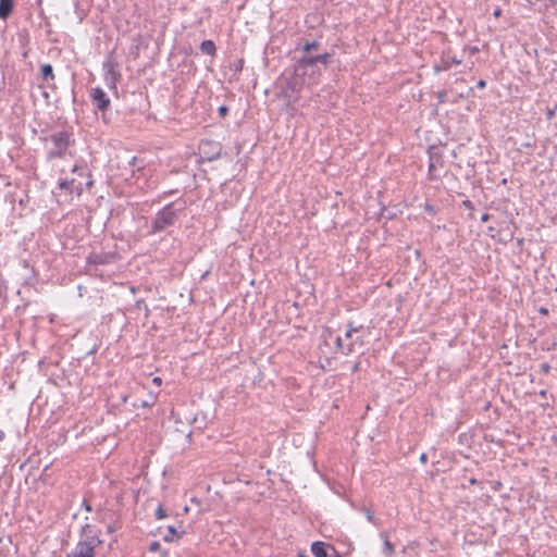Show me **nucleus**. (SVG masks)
<instances>
[{
    "label": "nucleus",
    "instance_id": "cd10ccee",
    "mask_svg": "<svg viewBox=\"0 0 557 557\" xmlns=\"http://www.w3.org/2000/svg\"><path fill=\"white\" fill-rule=\"evenodd\" d=\"M486 86V82L484 79H480L478 83H476V87L478 88H484Z\"/></svg>",
    "mask_w": 557,
    "mask_h": 557
},
{
    "label": "nucleus",
    "instance_id": "7ed1b4c3",
    "mask_svg": "<svg viewBox=\"0 0 557 557\" xmlns=\"http://www.w3.org/2000/svg\"><path fill=\"white\" fill-rule=\"evenodd\" d=\"M294 73L307 85H315L322 75V67L313 60L312 54H302L294 65Z\"/></svg>",
    "mask_w": 557,
    "mask_h": 557
},
{
    "label": "nucleus",
    "instance_id": "ddd939ff",
    "mask_svg": "<svg viewBox=\"0 0 557 557\" xmlns=\"http://www.w3.org/2000/svg\"><path fill=\"white\" fill-rule=\"evenodd\" d=\"M200 51L207 55H214L216 51L215 44L210 39L203 40L200 44Z\"/></svg>",
    "mask_w": 557,
    "mask_h": 557
},
{
    "label": "nucleus",
    "instance_id": "473e14b6",
    "mask_svg": "<svg viewBox=\"0 0 557 557\" xmlns=\"http://www.w3.org/2000/svg\"><path fill=\"white\" fill-rule=\"evenodd\" d=\"M450 62L454 63V64H460L461 63V61L456 59V58H451Z\"/></svg>",
    "mask_w": 557,
    "mask_h": 557
},
{
    "label": "nucleus",
    "instance_id": "7c9ffc66",
    "mask_svg": "<svg viewBox=\"0 0 557 557\" xmlns=\"http://www.w3.org/2000/svg\"><path fill=\"white\" fill-rule=\"evenodd\" d=\"M488 219H490V214H488V213H484V214H482V216H481V221H482V222H487V221H488Z\"/></svg>",
    "mask_w": 557,
    "mask_h": 557
},
{
    "label": "nucleus",
    "instance_id": "a19ab883",
    "mask_svg": "<svg viewBox=\"0 0 557 557\" xmlns=\"http://www.w3.org/2000/svg\"><path fill=\"white\" fill-rule=\"evenodd\" d=\"M554 109L557 111V102L555 103Z\"/></svg>",
    "mask_w": 557,
    "mask_h": 557
},
{
    "label": "nucleus",
    "instance_id": "6e6552de",
    "mask_svg": "<svg viewBox=\"0 0 557 557\" xmlns=\"http://www.w3.org/2000/svg\"><path fill=\"white\" fill-rule=\"evenodd\" d=\"M311 553L314 557H339L333 546L320 541L311 544Z\"/></svg>",
    "mask_w": 557,
    "mask_h": 557
},
{
    "label": "nucleus",
    "instance_id": "72a5a7b5",
    "mask_svg": "<svg viewBox=\"0 0 557 557\" xmlns=\"http://www.w3.org/2000/svg\"><path fill=\"white\" fill-rule=\"evenodd\" d=\"M500 14H502V10L500 9H496L494 11V16L498 17Z\"/></svg>",
    "mask_w": 557,
    "mask_h": 557
},
{
    "label": "nucleus",
    "instance_id": "f8f14e48",
    "mask_svg": "<svg viewBox=\"0 0 557 557\" xmlns=\"http://www.w3.org/2000/svg\"><path fill=\"white\" fill-rule=\"evenodd\" d=\"M111 258L112 256L109 253L92 252L88 257V262L92 264H104L108 263Z\"/></svg>",
    "mask_w": 557,
    "mask_h": 557
},
{
    "label": "nucleus",
    "instance_id": "aec40b11",
    "mask_svg": "<svg viewBox=\"0 0 557 557\" xmlns=\"http://www.w3.org/2000/svg\"><path fill=\"white\" fill-rule=\"evenodd\" d=\"M243 66H244V60L243 59H239L237 61H235L233 64H232V69L235 71V72H240L243 70Z\"/></svg>",
    "mask_w": 557,
    "mask_h": 557
},
{
    "label": "nucleus",
    "instance_id": "423d86ee",
    "mask_svg": "<svg viewBox=\"0 0 557 557\" xmlns=\"http://www.w3.org/2000/svg\"><path fill=\"white\" fill-rule=\"evenodd\" d=\"M90 98L92 104L100 111H106L110 107V98L100 87L91 89Z\"/></svg>",
    "mask_w": 557,
    "mask_h": 557
},
{
    "label": "nucleus",
    "instance_id": "4be33fe9",
    "mask_svg": "<svg viewBox=\"0 0 557 557\" xmlns=\"http://www.w3.org/2000/svg\"><path fill=\"white\" fill-rule=\"evenodd\" d=\"M424 210L430 213V214H435V208L434 206L430 205V203H425L424 206Z\"/></svg>",
    "mask_w": 557,
    "mask_h": 557
},
{
    "label": "nucleus",
    "instance_id": "c9c22d12",
    "mask_svg": "<svg viewBox=\"0 0 557 557\" xmlns=\"http://www.w3.org/2000/svg\"><path fill=\"white\" fill-rule=\"evenodd\" d=\"M153 383L160 384L161 383V379L160 377H154L153 379Z\"/></svg>",
    "mask_w": 557,
    "mask_h": 557
},
{
    "label": "nucleus",
    "instance_id": "2f4dec72",
    "mask_svg": "<svg viewBox=\"0 0 557 557\" xmlns=\"http://www.w3.org/2000/svg\"><path fill=\"white\" fill-rule=\"evenodd\" d=\"M83 506H84L85 510L91 511V506L88 503H86V500H84Z\"/></svg>",
    "mask_w": 557,
    "mask_h": 557
},
{
    "label": "nucleus",
    "instance_id": "b1692460",
    "mask_svg": "<svg viewBox=\"0 0 557 557\" xmlns=\"http://www.w3.org/2000/svg\"><path fill=\"white\" fill-rule=\"evenodd\" d=\"M228 112V108L226 106H222L219 108V113L221 116H225Z\"/></svg>",
    "mask_w": 557,
    "mask_h": 557
},
{
    "label": "nucleus",
    "instance_id": "4468645a",
    "mask_svg": "<svg viewBox=\"0 0 557 557\" xmlns=\"http://www.w3.org/2000/svg\"><path fill=\"white\" fill-rule=\"evenodd\" d=\"M381 537L383 539L382 553L385 557H392L395 550L394 545L389 542L386 533H381Z\"/></svg>",
    "mask_w": 557,
    "mask_h": 557
},
{
    "label": "nucleus",
    "instance_id": "1a4fd4ad",
    "mask_svg": "<svg viewBox=\"0 0 557 557\" xmlns=\"http://www.w3.org/2000/svg\"><path fill=\"white\" fill-rule=\"evenodd\" d=\"M335 345L338 351H341L343 355H350L355 351V343L351 342L346 345L341 336L335 338Z\"/></svg>",
    "mask_w": 557,
    "mask_h": 557
},
{
    "label": "nucleus",
    "instance_id": "20e7f679",
    "mask_svg": "<svg viewBox=\"0 0 557 557\" xmlns=\"http://www.w3.org/2000/svg\"><path fill=\"white\" fill-rule=\"evenodd\" d=\"M70 133L66 131H61L51 134L47 140L49 139L53 147L47 152V159L49 161L53 159H61L65 156L67 148L70 146Z\"/></svg>",
    "mask_w": 557,
    "mask_h": 557
},
{
    "label": "nucleus",
    "instance_id": "c85d7f7f",
    "mask_svg": "<svg viewBox=\"0 0 557 557\" xmlns=\"http://www.w3.org/2000/svg\"><path fill=\"white\" fill-rule=\"evenodd\" d=\"M420 461H421L422 463H426V461H428V455H426L425 453L421 454V456H420Z\"/></svg>",
    "mask_w": 557,
    "mask_h": 557
},
{
    "label": "nucleus",
    "instance_id": "2eb2a0df",
    "mask_svg": "<svg viewBox=\"0 0 557 557\" xmlns=\"http://www.w3.org/2000/svg\"><path fill=\"white\" fill-rule=\"evenodd\" d=\"M331 54L325 52L321 54L313 55L314 62L318 63L322 67V70H325L330 63Z\"/></svg>",
    "mask_w": 557,
    "mask_h": 557
},
{
    "label": "nucleus",
    "instance_id": "ea45409f",
    "mask_svg": "<svg viewBox=\"0 0 557 557\" xmlns=\"http://www.w3.org/2000/svg\"><path fill=\"white\" fill-rule=\"evenodd\" d=\"M27 54H28V53H27V51H25V52L23 53V57H24V58H26V57H27Z\"/></svg>",
    "mask_w": 557,
    "mask_h": 557
},
{
    "label": "nucleus",
    "instance_id": "f704fd0d",
    "mask_svg": "<svg viewBox=\"0 0 557 557\" xmlns=\"http://www.w3.org/2000/svg\"><path fill=\"white\" fill-rule=\"evenodd\" d=\"M358 369H359V363H356V364L352 367V372L358 371Z\"/></svg>",
    "mask_w": 557,
    "mask_h": 557
},
{
    "label": "nucleus",
    "instance_id": "39448f33",
    "mask_svg": "<svg viewBox=\"0 0 557 557\" xmlns=\"http://www.w3.org/2000/svg\"><path fill=\"white\" fill-rule=\"evenodd\" d=\"M302 86H305V84L293 73L292 77L285 79V87L282 88V94L289 101H295Z\"/></svg>",
    "mask_w": 557,
    "mask_h": 557
},
{
    "label": "nucleus",
    "instance_id": "9b49d317",
    "mask_svg": "<svg viewBox=\"0 0 557 557\" xmlns=\"http://www.w3.org/2000/svg\"><path fill=\"white\" fill-rule=\"evenodd\" d=\"M13 11V0H0V18L5 21Z\"/></svg>",
    "mask_w": 557,
    "mask_h": 557
},
{
    "label": "nucleus",
    "instance_id": "f257e3e1",
    "mask_svg": "<svg viewBox=\"0 0 557 557\" xmlns=\"http://www.w3.org/2000/svg\"><path fill=\"white\" fill-rule=\"evenodd\" d=\"M100 533V530L95 525L88 523L83 525L79 540L67 557H96V549L103 543Z\"/></svg>",
    "mask_w": 557,
    "mask_h": 557
},
{
    "label": "nucleus",
    "instance_id": "e433bc0d",
    "mask_svg": "<svg viewBox=\"0 0 557 557\" xmlns=\"http://www.w3.org/2000/svg\"><path fill=\"white\" fill-rule=\"evenodd\" d=\"M298 557H308V556L304 552H299Z\"/></svg>",
    "mask_w": 557,
    "mask_h": 557
},
{
    "label": "nucleus",
    "instance_id": "5701e85b",
    "mask_svg": "<svg viewBox=\"0 0 557 557\" xmlns=\"http://www.w3.org/2000/svg\"><path fill=\"white\" fill-rule=\"evenodd\" d=\"M555 112H556V110L554 108L553 109H547V111H546V119L547 120H552L554 117V115H555Z\"/></svg>",
    "mask_w": 557,
    "mask_h": 557
},
{
    "label": "nucleus",
    "instance_id": "c756f323",
    "mask_svg": "<svg viewBox=\"0 0 557 557\" xmlns=\"http://www.w3.org/2000/svg\"><path fill=\"white\" fill-rule=\"evenodd\" d=\"M159 543L158 542H153L151 545H150V550H157L158 547H159Z\"/></svg>",
    "mask_w": 557,
    "mask_h": 557
},
{
    "label": "nucleus",
    "instance_id": "a211bd4d",
    "mask_svg": "<svg viewBox=\"0 0 557 557\" xmlns=\"http://www.w3.org/2000/svg\"><path fill=\"white\" fill-rule=\"evenodd\" d=\"M41 75L45 81L53 79L54 73L51 64H44L41 66Z\"/></svg>",
    "mask_w": 557,
    "mask_h": 557
},
{
    "label": "nucleus",
    "instance_id": "a878e982",
    "mask_svg": "<svg viewBox=\"0 0 557 557\" xmlns=\"http://www.w3.org/2000/svg\"><path fill=\"white\" fill-rule=\"evenodd\" d=\"M366 515H367V519H368L370 522H373V521H374V513H373V511H371V510H369V509H368V510H367V512H366Z\"/></svg>",
    "mask_w": 557,
    "mask_h": 557
},
{
    "label": "nucleus",
    "instance_id": "6ab92c4d",
    "mask_svg": "<svg viewBox=\"0 0 557 557\" xmlns=\"http://www.w3.org/2000/svg\"><path fill=\"white\" fill-rule=\"evenodd\" d=\"M176 535H177V531H176V529H175L174 527L170 525V527L168 528V534H166V535H164L163 540H164L165 542H173L174 536H176Z\"/></svg>",
    "mask_w": 557,
    "mask_h": 557
},
{
    "label": "nucleus",
    "instance_id": "58836bf2",
    "mask_svg": "<svg viewBox=\"0 0 557 557\" xmlns=\"http://www.w3.org/2000/svg\"><path fill=\"white\" fill-rule=\"evenodd\" d=\"M3 436H4L3 431H0V440H2V438H3Z\"/></svg>",
    "mask_w": 557,
    "mask_h": 557
},
{
    "label": "nucleus",
    "instance_id": "dca6fc26",
    "mask_svg": "<svg viewBox=\"0 0 557 557\" xmlns=\"http://www.w3.org/2000/svg\"><path fill=\"white\" fill-rule=\"evenodd\" d=\"M320 48V42L317 41V40H312V41H306L304 45H302V54H311V51L312 50H319Z\"/></svg>",
    "mask_w": 557,
    "mask_h": 557
},
{
    "label": "nucleus",
    "instance_id": "0eeeda50",
    "mask_svg": "<svg viewBox=\"0 0 557 557\" xmlns=\"http://www.w3.org/2000/svg\"><path fill=\"white\" fill-rule=\"evenodd\" d=\"M199 150L209 161L216 160L221 153L220 145L211 140H202L199 145Z\"/></svg>",
    "mask_w": 557,
    "mask_h": 557
},
{
    "label": "nucleus",
    "instance_id": "393cba45",
    "mask_svg": "<svg viewBox=\"0 0 557 557\" xmlns=\"http://www.w3.org/2000/svg\"><path fill=\"white\" fill-rule=\"evenodd\" d=\"M549 370H550V366H549L548 363H543V364L541 366V372H543V373H548V372H549Z\"/></svg>",
    "mask_w": 557,
    "mask_h": 557
},
{
    "label": "nucleus",
    "instance_id": "9d476101",
    "mask_svg": "<svg viewBox=\"0 0 557 557\" xmlns=\"http://www.w3.org/2000/svg\"><path fill=\"white\" fill-rule=\"evenodd\" d=\"M347 326H348V327H347V330H346V332H345V337H346L347 339H349V341H350V343H351V342H354V343H355V345H356V344H360V345H362V343H363V342H362L358 336H357V337H354V335H355L356 333H359V332H360V330H361L363 326H362V325H360V326H358V327H357V326H354V325H352V323H348V325H347Z\"/></svg>",
    "mask_w": 557,
    "mask_h": 557
},
{
    "label": "nucleus",
    "instance_id": "412c9836",
    "mask_svg": "<svg viewBox=\"0 0 557 557\" xmlns=\"http://www.w3.org/2000/svg\"><path fill=\"white\" fill-rule=\"evenodd\" d=\"M165 517H166L165 509L162 506H159L158 509L156 510V518L160 520Z\"/></svg>",
    "mask_w": 557,
    "mask_h": 557
},
{
    "label": "nucleus",
    "instance_id": "f3484780",
    "mask_svg": "<svg viewBox=\"0 0 557 557\" xmlns=\"http://www.w3.org/2000/svg\"><path fill=\"white\" fill-rule=\"evenodd\" d=\"M437 163H441V156L430 151V164H429V173H430V175H432L434 173Z\"/></svg>",
    "mask_w": 557,
    "mask_h": 557
},
{
    "label": "nucleus",
    "instance_id": "f03ea898",
    "mask_svg": "<svg viewBox=\"0 0 557 557\" xmlns=\"http://www.w3.org/2000/svg\"><path fill=\"white\" fill-rule=\"evenodd\" d=\"M184 210V201H174L164 206L152 219L149 234H157L173 226Z\"/></svg>",
    "mask_w": 557,
    "mask_h": 557
},
{
    "label": "nucleus",
    "instance_id": "4c0bfd02",
    "mask_svg": "<svg viewBox=\"0 0 557 557\" xmlns=\"http://www.w3.org/2000/svg\"><path fill=\"white\" fill-rule=\"evenodd\" d=\"M540 311H541V313H544V314H546V313H547V309H545V308H541V310H540Z\"/></svg>",
    "mask_w": 557,
    "mask_h": 557
},
{
    "label": "nucleus",
    "instance_id": "bb28decb",
    "mask_svg": "<svg viewBox=\"0 0 557 557\" xmlns=\"http://www.w3.org/2000/svg\"><path fill=\"white\" fill-rule=\"evenodd\" d=\"M71 183L67 181L60 182L59 186L61 189H67L70 187Z\"/></svg>",
    "mask_w": 557,
    "mask_h": 557
}]
</instances>
